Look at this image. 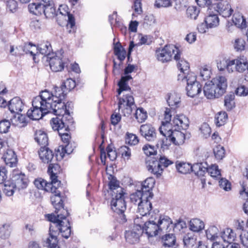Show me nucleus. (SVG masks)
Segmentation results:
<instances>
[{
    "mask_svg": "<svg viewBox=\"0 0 248 248\" xmlns=\"http://www.w3.org/2000/svg\"><path fill=\"white\" fill-rule=\"evenodd\" d=\"M60 216L55 217L54 215H47L48 220L51 222L49 227V237L45 242V245L48 248H56L58 240L57 236L60 233L64 238L67 239L71 234V227L67 218L59 220Z\"/></svg>",
    "mask_w": 248,
    "mask_h": 248,
    "instance_id": "obj_1",
    "label": "nucleus"
},
{
    "mask_svg": "<svg viewBox=\"0 0 248 248\" xmlns=\"http://www.w3.org/2000/svg\"><path fill=\"white\" fill-rule=\"evenodd\" d=\"M48 90L40 93V95L34 97L32 101V109L28 110L27 115L30 119L39 120L44 114L51 112L53 107V100Z\"/></svg>",
    "mask_w": 248,
    "mask_h": 248,
    "instance_id": "obj_2",
    "label": "nucleus"
},
{
    "mask_svg": "<svg viewBox=\"0 0 248 248\" xmlns=\"http://www.w3.org/2000/svg\"><path fill=\"white\" fill-rule=\"evenodd\" d=\"M76 86V82L71 78H68L63 82L61 87H55L54 90L52 92H49V94H51V98L53 99L54 103H58L54 112L58 114H63L65 112V105H67L63 102L65 99L66 94Z\"/></svg>",
    "mask_w": 248,
    "mask_h": 248,
    "instance_id": "obj_3",
    "label": "nucleus"
},
{
    "mask_svg": "<svg viewBox=\"0 0 248 248\" xmlns=\"http://www.w3.org/2000/svg\"><path fill=\"white\" fill-rule=\"evenodd\" d=\"M57 105L58 103H53V107H52L50 113H53L59 117L52 118L50 120V124L52 129L59 133L60 131H66L67 129H70L72 128L74 122L68 108L69 107L70 104H68V106L65 105L66 111L63 114H58L54 112L55 109L58 108Z\"/></svg>",
    "mask_w": 248,
    "mask_h": 248,
    "instance_id": "obj_4",
    "label": "nucleus"
},
{
    "mask_svg": "<svg viewBox=\"0 0 248 248\" xmlns=\"http://www.w3.org/2000/svg\"><path fill=\"white\" fill-rule=\"evenodd\" d=\"M125 194V192L117 193L115 195L112 194V198L110 202L111 209L118 214V221L122 224L127 221L126 216L124 214L126 208Z\"/></svg>",
    "mask_w": 248,
    "mask_h": 248,
    "instance_id": "obj_5",
    "label": "nucleus"
},
{
    "mask_svg": "<svg viewBox=\"0 0 248 248\" xmlns=\"http://www.w3.org/2000/svg\"><path fill=\"white\" fill-rule=\"evenodd\" d=\"M182 52L179 48L173 45H166L162 48H158L155 51V55L159 61L166 62L172 58L176 61L180 59Z\"/></svg>",
    "mask_w": 248,
    "mask_h": 248,
    "instance_id": "obj_6",
    "label": "nucleus"
},
{
    "mask_svg": "<svg viewBox=\"0 0 248 248\" xmlns=\"http://www.w3.org/2000/svg\"><path fill=\"white\" fill-rule=\"evenodd\" d=\"M51 196V202L55 209V214H52L55 217L60 216L59 220H63V218H67L66 217L69 215L68 211L63 208V201L61 196V192L58 190L52 194Z\"/></svg>",
    "mask_w": 248,
    "mask_h": 248,
    "instance_id": "obj_7",
    "label": "nucleus"
},
{
    "mask_svg": "<svg viewBox=\"0 0 248 248\" xmlns=\"http://www.w3.org/2000/svg\"><path fill=\"white\" fill-rule=\"evenodd\" d=\"M160 133L166 137V140H169L175 145L183 144L186 139L185 134L176 128L165 129V126L159 128Z\"/></svg>",
    "mask_w": 248,
    "mask_h": 248,
    "instance_id": "obj_8",
    "label": "nucleus"
},
{
    "mask_svg": "<svg viewBox=\"0 0 248 248\" xmlns=\"http://www.w3.org/2000/svg\"><path fill=\"white\" fill-rule=\"evenodd\" d=\"M29 11L33 14L37 16L44 14L46 18H52L55 16H58L56 13L54 3L48 4L46 6L37 5L31 3L28 5Z\"/></svg>",
    "mask_w": 248,
    "mask_h": 248,
    "instance_id": "obj_9",
    "label": "nucleus"
},
{
    "mask_svg": "<svg viewBox=\"0 0 248 248\" xmlns=\"http://www.w3.org/2000/svg\"><path fill=\"white\" fill-rule=\"evenodd\" d=\"M136 108L134 99L132 95L125 94L123 97L119 98L118 109L119 111L121 110L124 116H129L133 110Z\"/></svg>",
    "mask_w": 248,
    "mask_h": 248,
    "instance_id": "obj_10",
    "label": "nucleus"
},
{
    "mask_svg": "<svg viewBox=\"0 0 248 248\" xmlns=\"http://www.w3.org/2000/svg\"><path fill=\"white\" fill-rule=\"evenodd\" d=\"M141 217H138L134 219V226L130 231H126L125 238L126 241L131 244H135L139 241L140 236L143 233L141 224H140V219Z\"/></svg>",
    "mask_w": 248,
    "mask_h": 248,
    "instance_id": "obj_11",
    "label": "nucleus"
},
{
    "mask_svg": "<svg viewBox=\"0 0 248 248\" xmlns=\"http://www.w3.org/2000/svg\"><path fill=\"white\" fill-rule=\"evenodd\" d=\"M60 168L58 164H50L48 168V172L49 173L50 178L51 180V182H46L44 190L51 192L52 194L58 190L56 185L58 186L60 182L57 180L56 176L57 170Z\"/></svg>",
    "mask_w": 248,
    "mask_h": 248,
    "instance_id": "obj_12",
    "label": "nucleus"
},
{
    "mask_svg": "<svg viewBox=\"0 0 248 248\" xmlns=\"http://www.w3.org/2000/svg\"><path fill=\"white\" fill-rule=\"evenodd\" d=\"M158 214L151 215L149 220L146 222H140L143 232L147 234L148 237H153L157 235L159 228L156 220L158 218Z\"/></svg>",
    "mask_w": 248,
    "mask_h": 248,
    "instance_id": "obj_13",
    "label": "nucleus"
},
{
    "mask_svg": "<svg viewBox=\"0 0 248 248\" xmlns=\"http://www.w3.org/2000/svg\"><path fill=\"white\" fill-rule=\"evenodd\" d=\"M13 183L18 190L26 188L28 185V179L24 173L18 170H14L12 175Z\"/></svg>",
    "mask_w": 248,
    "mask_h": 248,
    "instance_id": "obj_14",
    "label": "nucleus"
},
{
    "mask_svg": "<svg viewBox=\"0 0 248 248\" xmlns=\"http://www.w3.org/2000/svg\"><path fill=\"white\" fill-rule=\"evenodd\" d=\"M152 198H149L143 200V201L138 205V211L140 214V216L137 215V217H141L142 219H140V222H144V217H147V215L149 216L151 214H153V212H151L152 209V205L150 202V200Z\"/></svg>",
    "mask_w": 248,
    "mask_h": 248,
    "instance_id": "obj_15",
    "label": "nucleus"
},
{
    "mask_svg": "<svg viewBox=\"0 0 248 248\" xmlns=\"http://www.w3.org/2000/svg\"><path fill=\"white\" fill-rule=\"evenodd\" d=\"M40 159L41 161L46 164H57L54 163L56 160L54 158V155L53 151L46 146H41L38 152Z\"/></svg>",
    "mask_w": 248,
    "mask_h": 248,
    "instance_id": "obj_16",
    "label": "nucleus"
},
{
    "mask_svg": "<svg viewBox=\"0 0 248 248\" xmlns=\"http://www.w3.org/2000/svg\"><path fill=\"white\" fill-rule=\"evenodd\" d=\"M140 133L147 140L152 141L156 138L155 128L149 124H142L140 127Z\"/></svg>",
    "mask_w": 248,
    "mask_h": 248,
    "instance_id": "obj_17",
    "label": "nucleus"
},
{
    "mask_svg": "<svg viewBox=\"0 0 248 248\" xmlns=\"http://www.w3.org/2000/svg\"><path fill=\"white\" fill-rule=\"evenodd\" d=\"M155 184V180L152 177H150L145 179L141 184V187L140 189L144 193L143 195L144 198H153L154 194L152 192L153 188Z\"/></svg>",
    "mask_w": 248,
    "mask_h": 248,
    "instance_id": "obj_18",
    "label": "nucleus"
},
{
    "mask_svg": "<svg viewBox=\"0 0 248 248\" xmlns=\"http://www.w3.org/2000/svg\"><path fill=\"white\" fill-rule=\"evenodd\" d=\"M213 8L223 17H228L230 16L233 10L227 1H223L215 4Z\"/></svg>",
    "mask_w": 248,
    "mask_h": 248,
    "instance_id": "obj_19",
    "label": "nucleus"
},
{
    "mask_svg": "<svg viewBox=\"0 0 248 248\" xmlns=\"http://www.w3.org/2000/svg\"><path fill=\"white\" fill-rule=\"evenodd\" d=\"M47 61L49 62L51 69L55 72L61 71L63 69L66 64L60 56H50L47 57Z\"/></svg>",
    "mask_w": 248,
    "mask_h": 248,
    "instance_id": "obj_20",
    "label": "nucleus"
},
{
    "mask_svg": "<svg viewBox=\"0 0 248 248\" xmlns=\"http://www.w3.org/2000/svg\"><path fill=\"white\" fill-rule=\"evenodd\" d=\"M215 86L218 94L222 95L226 92L227 87V82L225 77L217 76L210 81Z\"/></svg>",
    "mask_w": 248,
    "mask_h": 248,
    "instance_id": "obj_21",
    "label": "nucleus"
},
{
    "mask_svg": "<svg viewBox=\"0 0 248 248\" xmlns=\"http://www.w3.org/2000/svg\"><path fill=\"white\" fill-rule=\"evenodd\" d=\"M172 128L186 129L189 125V120L185 115L182 114L174 117L171 123Z\"/></svg>",
    "mask_w": 248,
    "mask_h": 248,
    "instance_id": "obj_22",
    "label": "nucleus"
},
{
    "mask_svg": "<svg viewBox=\"0 0 248 248\" xmlns=\"http://www.w3.org/2000/svg\"><path fill=\"white\" fill-rule=\"evenodd\" d=\"M248 61L244 57L230 61V64L232 67L235 65V70L239 73H243L247 70Z\"/></svg>",
    "mask_w": 248,
    "mask_h": 248,
    "instance_id": "obj_23",
    "label": "nucleus"
},
{
    "mask_svg": "<svg viewBox=\"0 0 248 248\" xmlns=\"http://www.w3.org/2000/svg\"><path fill=\"white\" fill-rule=\"evenodd\" d=\"M2 157L7 166L11 168L16 166L17 163V156L13 150L7 149Z\"/></svg>",
    "mask_w": 248,
    "mask_h": 248,
    "instance_id": "obj_24",
    "label": "nucleus"
},
{
    "mask_svg": "<svg viewBox=\"0 0 248 248\" xmlns=\"http://www.w3.org/2000/svg\"><path fill=\"white\" fill-rule=\"evenodd\" d=\"M24 107L23 103L19 97H16L11 99L8 104V108L12 113H18Z\"/></svg>",
    "mask_w": 248,
    "mask_h": 248,
    "instance_id": "obj_25",
    "label": "nucleus"
},
{
    "mask_svg": "<svg viewBox=\"0 0 248 248\" xmlns=\"http://www.w3.org/2000/svg\"><path fill=\"white\" fill-rule=\"evenodd\" d=\"M68 8L65 5H60L57 12H59L60 14L65 17V20H67L66 16H67V27L69 26L72 29L75 25V18L73 16L67 11ZM58 14V13H57Z\"/></svg>",
    "mask_w": 248,
    "mask_h": 248,
    "instance_id": "obj_26",
    "label": "nucleus"
},
{
    "mask_svg": "<svg viewBox=\"0 0 248 248\" xmlns=\"http://www.w3.org/2000/svg\"><path fill=\"white\" fill-rule=\"evenodd\" d=\"M203 90L204 95L208 99H214L221 96V94H218L216 88L210 81L205 83Z\"/></svg>",
    "mask_w": 248,
    "mask_h": 248,
    "instance_id": "obj_27",
    "label": "nucleus"
},
{
    "mask_svg": "<svg viewBox=\"0 0 248 248\" xmlns=\"http://www.w3.org/2000/svg\"><path fill=\"white\" fill-rule=\"evenodd\" d=\"M148 171L156 175L157 177L161 176L163 169L161 167L159 162L157 160H152L150 161L147 165Z\"/></svg>",
    "mask_w": 248,
    "mask_h": 248,
    "instance_id": "obj_28",
    "label": "nucleus"
},
{
    "mask_svg": "<svg viewBox=\"0 0 248 248\" xmlns=\"http://www.w3.org/2000/svg\"><path fill=\"white\" fill-rule=\"evenodd\" d=\"M202 87L200 83L187 85L186 87L187 95L191 97H194L201 93Z\"/></svg>",
    "mask_w": 248,
    "mask_h": 248,
    "instance_id": "obj_29",
    "label": "nucleus"
},
{
    "mask_svg": "<svg viewBox=\"0 0 248 248\" xmlns=\"http://www.w3.org/2000/svg\"><path fill=\"white\" fill-rule=\"evenodd\" d=\"M156 221L159 228V231L168 230L170 225L172 223L171 220L169 217H160L159 215Z\"/></svg>",
    "mask_w": 248,
    "mask_h": 248,
    "instance_id": "obj_30",
    "label": "nucleus"
},
{
    "mask_svg": "<svg viewBox=\"0 0 248 248\" xmlns=\"http://www.w3.org/2000/svg\"><path fill=\"white\" fill-rule=\"evenodd\" d=\"M34 140L38 144L42 146H46L48 144V137L46 134L42 131H36L34 135Z\"/></svg>",
    "mask_w": 248,
    "mask_h": 248,
    "instance_id": "obj_31",
    "label": "nucleus"
},
{
    "mask_svg": "<svg viewBox=\"0 0 248 248\" xmlns=\"http://www.w3.org/2000/svg\"><path fill=\"white\" fill-rule=\"evenodd\" d=\"M111 179L108 183V186L110 190L113 192V195H115L117 193H122L124 192V189L120 186L119 182L117 180L115 177L110 175Z\"/></svg>",
    "mask_w": 248,
    "mask_h": 248,
    "instance_id": "obj_32",
    "label": "nucleus"
},
{
    "mask_svg": "<svg viewBox=\"0 0 248 248\" xmlns=\"http://www.w3.org/2000/svg\"><path fill=\"white\" fill-rule=\"evenodd\" d=\"M184 246L186 248H192L196 244V237L192 232L187 233L183 239Z\"/></svg>",
    "mask_w": 248,
    "mask_h": 248,
    "instance_id": "obj_33",
    "label": "nucleus"
},
{
    "mask_svg": "<svg viewBox=\"0 0 248 248\" xmlns=\"http://www.w3.org/2000/svg\"><path fill=\"white\" fill-rule=\"evenodd\" d=\"M36 51H37V53L38 51L42 55H46L47 57H50V52L52 51L51 46L48 42L40 44L36 46Z\"/></svg>",
    "mask_w": 248,
    "mask_h": 248,
    "instance_id": "obj_34",
    "label": "nucleus"
},
{
    "mask_svg": "<svg viewBox=\"0 0 248 248\" xmlns=\"http://www.w3.org/2000/svg\"><path fill=\"white\" fill-rule=\"evenodd\" d=\"M163 244L165 247L177 248L176 247V237L172 233L166 234L162 237Z\"/></svg>",
    "mask_w": 248,
    "mask_h": 248,
    "instance_id": "obj_35",
    "label": "nucleus"
},
{
    "mask_svg": "<svg viewBox=\"0 0 248 248\" xmlns=\"http://www.w3.org/2000/svg\"><path fill=\"white\" fill-rule=\"evenodd\" d=\"M144 193L140 190H137L136 192L130 195V202L133 204L138 205V206L140 203H141L143 200L149 198V197L144 198Z\"/></svg>",
    "mask_w": 248,
    "mask_h": 248,
    "instance_id": "obj_36",
    "label": "nucleus"
},
{
    "mask_svg": "<svg viewBox=\"0 0 248 248\" xmlns=\"http://www.w3.org/2000/svg\"><path fill=\"white\" fill-rule=\"evenodd\" d=\"M114 52L118 59L122 62L125 58L126 52L120 42L114 44Z\"/></svg>",
    "mask_w": 248,
    "mask_h": 248,
    "instance_id": "obj_37",
    "label": "nucleus"
},
{
    "mask_svg": "<svg viewBox=\"0 0 248 248\" xmlns=\"http://www.w3.org/2000/svg\"><path fill=\"white\" fill-rule=\"evenodd\" d=\"M220 236L224 242L232 243L234 240L235 233L232 229L227 228L221 232Z\"/></svg>",
    "mask_w": 248,
    "mask_h": 248,
    "instance_id": "obj_38",
    "label": "nucleus"
},
{
    "mask_svg": "<svg viewBox=\"0 0 248 248\" xmlns=\"http://www.w3.org/2000/svg\"><path fill=\"white\" fill-rule=\"evenodd\" d=\"M204 166L202 163H195L191 166V170L198 176L201 177L204 175L207 170L206 164Z\"/></svg>",
    "mask_w": 248,
    "mask_h": 248,
    "instance_id": "obj_39",
    "label": "nucleus"
},
{
    "mask_svg": "<svg viewBox=\"0 0 248 248\" xmlns=\"http://www.w3.org/2000/svg\"><path fill=\"white\" fill-rule=\"evenodd\" d=\"M204 227L203 221L198 218L192 219L189 222V228L193 232H199Z\"/></svg>",
    "mask_w": 248,
    "mask_h": 248,
    "instance_id": "obj_40",
    "label": "nucleus"
},
{
    "mask_svg": "<svg viewBox=\"0 0 248 248\" xmlns=\"http://www.w3.org/2000/svg\"><path fill=\"white\" fill-rule=\"evenodd\" d=\"M176 168L180 173L186 174L191 171V165L188 163L177 161Z\"/></svg>",
    "mask_w": 248,
    "mask_h": 248,
    "instance_id": "obj_41",
    "label": "nucleus"
},
{
    "mask_svg": "<svg viewBox=\"0 0 248 248\" xmlns=\"http://www.w3.org/2000/svg\"><path fill=\"white\" fill-rule=\"evenodd\" d=\"M19 49L22 52V55L24 53L28 54L30 53L31 56L35 55V50H36V46L31 43H25L23 46H19Z\"/></svg>",
    "mask_w": 248,
    "mask_h": 248,
    "instance_id": "obj_42",
    "label": "nucleus"
},
{
    "mask_svg": "<svg viewBox=\"0 0 248 248\" xmlns=\"http://www.w3.org/2000/svg\"><path fill=\"white\" fill-rule=\"evenodd\" d=\"M232 22L238 28L242 29L246 27V21L243 16L239 14H235L233 15Z\"/></svg>",
    "mask_w": 248,
    "mask_h": 248,
    "instance_id": "obj_43",
    "label": "nucleus"
},
{
    "mask_svg": "<svg viewBox=\"0 0 248 248\" xmlns=\"http://www.w3.org/2000/svg\"><path fill=\"white\" fill-rule=\"evenodd\" d=\"M168 104L171 108H176L180 103V97L176 93L170 94L167 100Z\"/></svg>",
    "mask_w": 248,
    "mask_h": 248,
    "instance_id": "obj_44",
    "label": "nucleus"
},
{
    "mask_svg": "<svg viewBox=\"0 0 248 248\" xmlns=\"http://www.w3.org/2000/svg\"><path fill=\"white\" fill-rule=\"evenodd\" d=\"M204 22L209 28H212L218 25L219 19L217 15H210L205 18Z\"/></svg>",
    "mask_w": 248,
    "mask_h": 248,
    "instance_id": "obj_45",
    "label": "nucleus"
},
{
    "mask_svg": "<svg viewBox=\"0 0 248 248\" xmlns=\"http://www.w3.org/2000/svg\"><path fill=\"white\" fill-rule=\"evenodd\" d=\"M235 95L233 93L227 94L224 99V105L228 110H230L235 107Z\"/></svg>",
    "mask_w": 248,
    "mask_h": 248,
    "instance_id": "obj_46",
    "label": "nucleus"
},
{
    "mask_svg": "<svg viewBox=\"0 0 248 248\" xmlns=\"http://www.w3.org/2000/svg\"><path fill=\"white\" fill-rule=\"evenodd\" d=\"M28 121L26 116L18 114V116L15 117L13 121V124L18 127L21 128L27 125Z\"/></svg>",
    "mask_w": 248,
    "mask_h": 248,
    "instance_id": "obj_47",
    "label": "nucleus"
},
{
    "mask_svg": "<svg viewBox=\"0 0 248 248\" xmlns=\"http://www.w3.org/2000/svg\"><path fill=\"white\" fill-rule=\"evenodd\" d=\"M16 190H17V189H16V187L13 182L11 183L9 181L5 182L3 191L6 195L8 196H12Z\"/></svg>",
    "mask_w": 248,
    "mask_h": 248,
    "instance_id": "obj_48",
    "label": "nucleus"
},
{
    "mask_svg": "<svg viewBox=\"0 0 248 248\" xmlns=\"http://www.w3.org/2000/svg\"><path fill=\"white\" fill-rule=\"evenodd\" d=\"M228 119V115L226 112H218L215 117V123L217 126L225 124Z\"/></svg>",
    "mask_w": 248,
    "mask_h": 248,
    "instance_id": "obj_49",
    "label": "nucleus"
},
{
    "mask_svg": "<svg viewBox=\"0 0 248 248\" xmlns=\"http://www.w3.org/2000/svg\"><path fill=\"white\" fill-rule=\"evenodd\" d=\"M200 9L194 6H190L186 9V14L187 17L196 19L200 13Z\"/></svg>",
    "mask_w": 248,
    "mask_h": 248,
    "instance_id": "obj_50",
    "label": "nucleus"
},
{
    "mask_svg": "<svg viewBox=\"0 0 248 248\" xmlns=\"http://www.w3.org/2000/svg\"><path fill=\"white\" fill-rule=\"evenodd\" d=\"M206 172H207L210 176L213 178L220 179L221 174L218 169V166L216 165H212L210 167H207Z\"/></svg>",
    "mask_w": 248,
    "mask_h": 248,
    "instance_id": "obj_51",
    "label": "nucleus"
},
{
    "mask_svg": "<svg viewBox=\"0 0 248 248\" xmlns=\"http://www.w3.org/2000/svg\"><path fill=\"white\" fill-rule=\"evenodd\" d=\"M135 117L138 122L141 123L146 120L147 118V114L146 111H145L142 108H136Z\"/></svg>",
    "mask_w": 248,
    "mask_h": 248,
    "instance_id": "obj_52",
    "label": "nucleus"
},
{
    "mask_svg": "<svg viewBox=\"0 0 248 248\" xmlns=\"http://www.w3.org/2000/svg\"><path fill=\"white\" fill-rule=\"evenodd\" d=\"M218 233V230L217 228L215 226L210 227L206 231V235L207 238L208 239H210L211 240H215L216 238L217 237Z\"/></svg>",
    "mask_w": 248,
    "mask_h": 248,
    "instance_id": "obj_53",
    "label": "nucleus"
},
{
    "mask_svg": "<svg viewBox=\"0 0 248 248\" xmlns=\"http://www.w3.org/2000/svg\"><path fill=\"white\" fill-rule=\"evenodd\" d=\"M230 61L229 60H223L217 63V66L220 71H224L225 69L229 72L233 71L232 67L230 64Z\"/></svg>",
    "mask_w": 248,
    "mask_h": 248,
    "instance_id": "obj_54",
    "label": "nucleus"
},
{
    "mask_svg": "<svg viewBox=\"0 0 248 248\" xmlns=\"http://www.w3.org/2000/svg\"><path fill=\"white\" fill-rule=\"evenodd\" d=\"M213 151L215 158L217 160H221L225 156V149L220 145L216 146Z\"/></svg>",
    "mask_w": 248,
    "mask_h": 248,
    "instance_id": "obj_55",
    "label": "nucleus"
},
{
    "mask_svg": "<svg viewBox=\"0 0 248 248\" xmlns=\"http://www.w3.org/2000/svg\"><path fill=\"white\" fill-rule=\"evenodd\" d=\"M177 62V66L181 72L185 74V72L188 70L189 68V63L184 59L180 57V59L176 61Z\"/></svg>",
    "mask_w": 248,
    "mask_h": 248,
    "instance_id": "obj_56",
    "label": "nucleus"
},
{
    "mask_svg": "<svg viewBox=\"0 0 248 248\" xmlns=\"http://www.w3.org/2000/svg\"><path fill=\"white\" fill-rule=\"evenodd\" d=\"M142 150L144 153L147 156H151L156 154L157 151L156 149L154 146L151 145L149 144H146L142 147Z\"/></svg>",
    "mask_w": 248,
    "mask_h": 248,
    "instance_id": "obj_57",
    "label": "nucleus"
},
{
    "mask_svg": "<svg viewBox=\"0 0 248 248\" xmlns=\"http://www.w3.org/2000/svg\"><path fill=\"white\" fill-rule=\"evenodd\" d=\"M7 10L10 13H15L18 9V4L15 0H8L6 3Z\"/></svg>",
    "mask_w": 248,
    "mask_h": 248,
    "instance_id": "obj_58",
    "label": "nucleus"
},
{
    "mask_svg": "<svg viewBox=\"0 0 248 248\" xmlns=\"http://www.w3.org/2000/svg\"><path fill=\"white\" fill-rule=\"evenodd\" d=\"M182 80L186 82L187 85H191L196 83H199L196 81V77L194 74L192 73H188L186 76H185L182 78Z\"/></svg>",
    "mask_w": 248,
    "mask_h": 248,
    "instance_id": "obj_59",
    "label": "nucleus"
},
{
    "mask_svg": "<svg viewBox=\"0 0 248 248\" xmlns=\"http://www.w3.org/2000/svg\"><path fill=\"white\" fill-rule=\"evenodd\" d=\"M245 41L242 38L235 39L234 43V48L236 51H242L245 49Z\"/></svg>",
    "mask_w": 248,
    "mask_h": 248,
    "instance_id": "obj_60",
    "label": "nucleus"
},
{
    "mask_svg": "<svg viewBox=\"0 0 248 248\" xmlns=\"http://www.w3.org/2000/svg\"><path fill=\"white\" fill-rule=\"evenodd\" d=\"M11 126L9 121L4 119L0 121V133H6L8 132Z\"/></svg>",
    "mask_w": 248,
    "mask_h": 248,
    "instance_id": "obj_61",
    "label": "nucleus"
},
{
    "mask_svg": "<svg viewBox=\"0 0 248 248\" xmlns=\"http://www.w3.org/2000/svg\"><path fill=\"white\" fill-rule=\"evenodd\" d=\"M108 157L111 160L114 161L117 158V153L114 147L110 145L108 146L106 149Z\"/></svg>",
    "mask_w": 248,
    "mask_h": 248,
    "instance_id": "obj_62",
    "label": "nucleus"
},
{
    "mask_svg": "<svg viewBox=\"0 0 248 248\" xmlns=\"http://www.w3.org/2000/svg\"><path fill=\"white\" fill-rule=\"evenodd\" d=\"M235 93L238 96H246L248 95V88L245 85H240L237 88Z\"/></svg>",
    "mask_w": 248,
    "mask_h": 248,
    "instance_id": "obj_63",
    "label": "nucleus"
},
{
    "mask_svg": "<svg viewBox=\"0 0 248 248\" xmlns=\"http://www.w3.org/2000/svg\"><path fill=\"white\" fill-rule=\"evenodd\" d=\"M242 189L240 190L239 193L242 198L244 200L248 199V187L247 184L245 182H243L241 184Z\"/></svg>",
    "mask_w": 248,
    "mask_h": 248,
    "instance_id": "obj_64",
    "label": "nucleus"
}]
</instances>
